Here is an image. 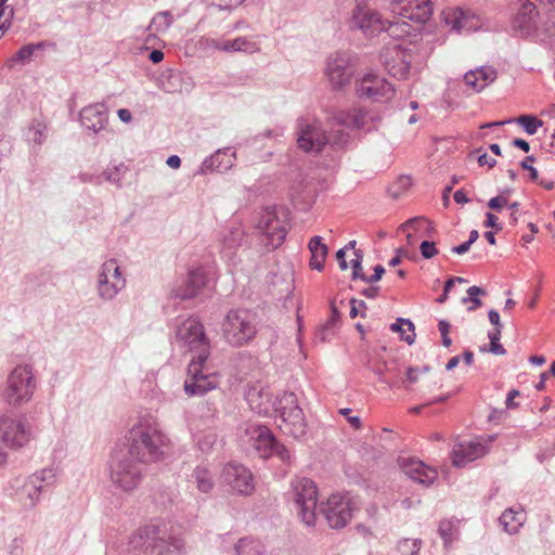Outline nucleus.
<instances>
[{"instance_id": "nucleus-1", "label": "nucleus", "mask_w": 555, "mask_h": 555, "mask_svg": "<svg viewBox=\"0 0 555 555\" xmlns=\"http://www.w3.org/2000/svg\"><path fill=\"white\" fill-rule=\"evenodd\" d=\"M172 344L179 349L194 353L188 365L184 391L189 396H204L217 387L214 377L205 374L204 365L210 354V339L204 324L196 317L178 320Z\"/></svg>"}, {"instance_id": "nucleus-2", "label": "nucleus", "mask_w": 555, "mask_h": 555, "mask_svg": "<svg viewBox=\"0 0 555 555\" xmlns=\"http://www.w3.org/2000/svg\"><path fill=\"white\" fill-rule=\"evenodd\" d=\"M183 550V539L164 519L151 520L128 539V551L133 555H181Z\"/></svg>"}, {"instance_id": "nucleus-3", "label": "nucleus", "mask_w": 555, "mask_h": 555, "mask_svg": "<svg viewBox=\"0 0 555 555\" xmlns=\"http://www.w3.org/2000/svg\"><path fill=\"white\" fill-rule=\"evenodd\" d=\"M128 442V454L140 463L150 464L163 459L169 439L154 418L141 417L129 430Z\"/></svg>"}, {"instance_id": "nucleus-4", "label": "nucleus", "mask_w": 555, "mask_h": 555, "mask_svg": "<svg viewBox=\"0 0 555 555\" xmlns=\"http://www.w3.org/2000/svg\"><path fill=\"white\" fill-rule=\"evenodd\" d=\"M297 143L307 153H324L333 156L343 151L350 142V134L344 129H334L328 134L315 119L300 117L297 119Z\"/></svg>"}, {"instance_id": "nucleus-5", "label": "nucleus", "mask_w": 555, "mask_h": 555, "mask_svg": "<svg viewBox=\"0 0 555 555\" xmlns=\"http://www.w3.org/2000/svg\"><path fill=\"white\" fill-rule=\"evenodd\" d=\"M512 28L519 37L555 44V22L548 14L542 16L532 0H518Z\"/></svg>"}, {"instance_id": "nucleus-6", "label": "nucleus", "mask_w": 555, "mask_h": 555, "mask_svg": "<svg viewBox=\"0 0 555 555\" xmlns=\"http://www.w3.org/2000/svg\"><path fill=\"white\" fill-rule=\"evenodd\" d=\"M221 330L229 345L242 347L256 336V314L247 309H232L224 317Z\"/></svg>"}, {"instance_id": "nucleus-7", "label": "nucleus", "mask_w": 555, "mask_h": 555, "mask_svg": "<svg viewBox=\"0 0 555 555\" xmlns=\"http://www.w3.org/2000/svg\"><path fill=\"white\" fill-rule=\"evenodd\" d=\"M278 426L289 437L300 439L307 434V422L294 392L285 391L276 398Z\"/></svg>"}, {"instance_id": "nucleus-8", "label": "nucleus", "mask_w": 555, "mask_h": 555, "mask_svg": "<svg viewBox=\"0 0 555 555\" xmlns=\"http://www.w3.org/2000/svg\"><path fill=\"white\" fill-rule=\"evenodd\" d=\"M56 483V469L48 467L24 478L16 479V500L26 508H34L40 501L43 492Z\"/></svg>"}, {"instance_id": "nucleus-9", "label": "nucleus", "mask_w": 555, "mask_h": 555, "mask_svg": "<svg viewBox=\"0 0 555 555\" xmlns=\"http://www.w3.org/2000/svg\"><path fill=\"white\" fill-rule=\"evenodd\" d=\"M36 388L37 382L33 366L20 364L8 376L3 398L10 405L20 406L30 401Z\"/></svg>"}, {"instance_id": "nucleus-10", "label": "nucleus", "mask_w": 555, "mask_h": 555, "mask_svg": "<svg viewBox=\"0 0 555 555\" xmlns=\"http://www.w3.org/2000/svg\"><path fill=\"white\" fill-rule=\"evenodd\" d=\"M143 465L132 457L130 454H125L121 457H116L112 461L109 466V478L115 488L130 492L139 487L142 482L145 470Z\"/></svg>"}, {"instance_id": "nucleus-11", "label": "nucleus", "mask_w": 555, "mask_h": 555, "mask_svg": "<svg viewBox=\"0 0 555 555\" xmlns=\"http://www.w3.org/2000/svg\"><path fill=\"white\" fill-rule=\"evenodd\" d=\"M127 285L125 271L115 258L104 261L96 273V295L103 302L113 301Z\"/></svg>"}, {"instance_id": "nucleus-12", "label": "nucleus", "mask_w": 555, "mask_h": 555, "mask_svg": "<svg viewBox=\"0 0 555 555\" xmlns=\"http://www.w3.org/2000/svg\"><path fill=\"white\" fill-rule=\"evenodd\" d=\"M347 26L351 31L358 30L365 37H375L383 33L385 20L370 4V0H353V8L347 18Z\"/></svg>"}, {"instance_id": "nucleus-13", "label": "nucleus", "mask_w": 555, "mask_h": 555, "mask_svg": "<svg viewBox=\"0 0 555 555\" xmlns=\"http://www.w3.org/2000/svg\"><path fill=\"white\" fill-rule=\"evenodd\" d=\"M256 230L262 236V243L270 249L280 247L285 241L288 223L284 214L272 207L259 212Z\"/></svg>"}, {"instance_id": "nucleus-14", "label": "nucleus", "mask_w": 555, "mask_h": 555, "mask_svg": "<svg viewBox=\"0 0 555 555\" xmlns=\"http://www.w3.org/2000/svg\"><path fill=\"white\" fill-rule=\"evenodd\" d=\"M293 493L301 521L307 526H314L318 504L315 483L309 478H299L293 482Z\"/></svg>"}, {"instance_id": "nucleus-15", "label": "nucleus", "mask_w": 555, "mask_h": 555, "mask_svg": "<svg viewBox=\"0 0 555 555\" xmlns=\"http://www.w3.org/2000/svg\"><path fill=\"white\" fill-rule=\"evenodd\" d=\"M354 92L360 99L386 103L395 96L396 89L386 78L370 72L356 79Z\"/></svg>"}, {"instance_id": "nucleus-16", "label": "nucleus", "mask_w": 555, "mask_h": 555, "mask_svg": "<svg viewBox=\"0 0 555 555\" xmlns=\"http://www.w3.org/2000/svg\"><path fill=\"white\" fill-rule=\"evenodd\" d=\"M33 426L25 416L0 417V441L8 448L18 450L33 439Z\"/></svg>"}, {"instance_id": "nucleus-17", "label": "nucleus", "mask_w": 555, "mask_h": 555, "mask_svg": "<svg viewBox=\"0 0 555 555\" xmlns=\"http://www.w3.org/2000/svg\"><path fill=\"white\" fill-rule=\"evenodd\" d=\"M354 70L356 67L349 52L336 51L327 57L325 75L336 90H340L351 82Z\"/></svg>"}, {"instance_id": "nucleus-18", "label": "nucleus", "mask_w": 555, "mask_h": 555, "mask_svg": "<svg viewBox=\"0 0 555 555\" xmlns=\"http://www.w3.org/2000/svg\"><path fill=\"white\" fill-rule=\"evenodd\" d=\"M211 279L212 271L208 267L199 266L191 269L181 283L172 288L171 294L176 298L192 299L196 297L203 288L208 286Z\"/></svg>"}, {"instance_id": "nucleus-19", "label": "nucleus", "mask_w": 555, "mask_h": 555, "mask_svg": "<svg viewBox=\"0 0 555 555\" xmlns=\"http://www.w3.org/2000/svg\"><path fill=\"white\" fill-rule=\"evenodd\" d=\"M320 511L325 516L331 528L340 529L345 527L352 517L350 498L347 494H332Z\"/></svg>"}, {"instance_id": "nucleus-20", "label": "nucleus", "mask_w": 555, "mask_h": 555, "mask_svg": "<svg viewBox=\"0 0 555 555\" xmlns=\"http://www.w3.org/2000/svg\"><path fill=\"white\" fill-rule=\"evenodd\" d=\"M389 10L393 15L424 24L433 14L430 0H392Z\"/></svg>"}, {"instance_id": "nucleus-21", "label": "nucleus", "mask_w": 555, "mask_h": 555, "mask_svg": "<svg viewBox=\"0 0 555 555\" xmlns=\"http://www.w3.org/2000/svg\"><path fill=\"white\" fill-rule=\"evenodd\" d=\"M222 481L235 493L249 495L255 489L250 470L242 464L228 463L221 474Z\"/></svg>"}, {"instance_id": "nucleus-22", "label": "nucleus", "mask_w": 555, "mask_h": 555, "mask_svg": "<svg viewBox=\"0 0 555 555\" xmlns=\"http://www.w3.org/2000/svg\"><path fill=\"white\" fill-rule=\"evenodd\" d=\"M333 127H346L350 130L370 131L372 117L365 108L354 106L335 112L330 118Z\"/></svg>"}, {"instance_id": "nucleus-23", "label": "nucleus", "mask_w": 555, "mask_h": 555, "mask_svg": "<svg viewBox=\"0 0 555 555\" xmlns=\"http://www.w3.org/2000/svg\"><path fill=\"white\" fill-rule=\"evenodd\" d=\"M236 159V152L232 147L218 149L215 153L204 158L195 175L224 173L235 166Z\"/></svg>"}, {"instance_id": "nucleus-24", "label": "nucleus", "mask_w": 555, "mask_h": 555, "mask_svg": "<svg viewBox=\"0 0 555 555\" xmlns=\"http://www.w3.org/2000/svg\"><path fill=\"white\" fill-rule=\"evenodd\" d=\"M79 121L83 128L95 134L108 133V108L104 103L85 106L79 113Z\"/></svg>"}, {"instance_id": "nucleus-25", "label": "nucleus", "mask_w": 555, "mask_h": 555, "mask_svg": "<svg viewBox=\"0 0 555 555\" xmlns=\"http://www.w3.org/2000/svg\"><path fill=\"white\" fill-rule=\"evenodd\" d=\"M442 16L446 25L457 34H469L481 27L479 18L474 13L461 8H448L443 10Z\"/></svg>"}, {"instance_id": "nucleus-26", "label": "nucleus", "mask_w": 555, "mask_h": 555, "mask_svg": "<svg viewBox=\"0 0 555 555\" xmlns=\"http://www.w3.org/2000/svg\"><path fill=\"white\" fill-rule=\"evenodd\" d=\"M488 441L483 439L462 441L452 450V463L456 467H464L468 463L482 457L488 452Z\"/></svg>"}, {"instance_id": "nucleus-27", "label": "nucleus", "mask_w": 555, "mask_h": 555, "mask_svg": "<svg viewBox=\"0 0 555 555\" xmlns=\"http://www.w3.org/2000/svg\"><path fill=\"white\" fill-rule=\"evenodd\" d=\"M245 398L249 408L259 415L267 416L272 411L276 412V399L273 400V396L267 386L260 384L248 386Z\"/></svg>"}, {"instance_id": "nucleus-28", "label": "nucleus", "mask_w": 555, "mask_h": 555, "mask_svg": "<svg viewBox=\"0 0 555 555\" xmlns=\"http://www.w3.org/2000/svg\"><path fill=\"white\" fill-rule=\"evenodd\" d=\"M382 63L385 70L392 77L405 79L411 67V55H406L400 46L386 50L382 55Z\"/></svg>"}, {"instance_id": "nucleus-29", "label": "nucleus", "mask_w": 555, "mask_h": 555, "mask_svg": "<svg viewBox=\"0 0 555 555\" xmlns=\"http://www.w3.org/2000/svg\"><path fill=\"white\" fill-rule=\"evenodd\" d=\"M402 472L413 481L423 485H431L438 477L435 468L426 465L420 460L401 456L398 460Z\"/></svg>"}, {"instance_id": "nucleus-30", "label": "nucleus", "mask_w": 555, "mask_h": 555, "mask_svg": "<svg viewBox=\"0 0 555 555\" xmlns=\"http://www.w3.org/2000/svg\"><path fill=\"white\" fill-rule=\"evenodd\" d=\"M247 433L254 440V448L258 451L261 457H269L273 455V450L278 441L266 426L251 425L247 429Z\"/></svg>"}, {"instance_id": "nucleus-31", "label": "nucleus", "mask_w": 555, "mask_h": 555, "mask_svg": "<svg viewBox=\"0 0 555 555\" xmlns=\"http://www.w3.org/2000/svg\"><path fill=\"white\" fill-rule=\"evenodd\" d=\"M527 520L525 509L520 505L506 508L499 517V524L508 534H516Z\"/></svg>"}, {"instance_id": "nucleus-32", "label": "nucleus", "mask_w": 555, "mask_h": 555, "mask_svg": "<svg viewBox=\"0 0 555 555\" xmlns=\"http://www.w3.org/2000/svg\"><path fill=\"white\" fill-rule=\"evenodd\" d=\"M496 78V70L492 66H481L467 72L464 82L475 92H480Z\"/></svg>"}, {"instance_id": "nucleus-33", "label": "nucleus", "mask_w": 555, "mask_h": 555, "mask_svg": "<svg viewBox=\"0 0 555 555\" xmlns=\"http://www.w3.org/2000/svg\"><path fill=\"white\" fill-rule=\"evenodd\" d=\"M244 240L245 231L240 224L229 228L221 238V253L227 257H231L234 249L241 246Z\"/></svg>"}, {"instance_id": "nucleus-34", "label": "nucleus", "mask_w": 555, "mask_h": 555, "mask_svg": "<svg viewBox=\"0 0 555 555\" xmlns=\"http://www.w3.org/2000/svg\"><path fill=\"white\" fill-rule=\"evenodd\" d=\"M259 50L260 48L258 42L247 36L224 40V43L221 47V51L227 53L243 52L246 54H254L259 52Z\"/></svg>"}, {"instance_id": "nucleus-35", "label": "nucleus", "mask_w": 555, "mask_h": 555, "mask_svg": "<svg viewBox=\"0 0 555 555\" xmlns=\"http://www.w3.org/2000/svg\"><path fill=\"white\" fill-rule=\"evenodd\" d=\"M308 248L311 253V269L322 271L328 253L327 245L322 242L321 236L315 235L309 241Z\"/></svg>"}, {"instance_id": "nucleus-36", "label": "nucleus", "mask_w": 555, "mask_h": 555, "mask_svg": "<svg viewBox=\"0 0 555 555\" xmlns=\"http://www.w3.org/2000/svg\"><path fill=\"white\" fill-rule=\"evenodd\" d=\"M190 481L203 493H208L215 486L212 473L206 466L202 465L194 468Z\"/></svg>"}, {"instance_id": "nucleus-37", "label": "nucleus", "mask_w": 555, "mask_h": 555, "mask_svg": "<svg viewBox=\"0 0 555 555\" xmlns=\"http://www.w3.org/2000/svg\"><path fill=\"white\" fill-rule=\"evenodd\" d=\"M43 48V42L38 43H29L22 47L14 55H12L8 61V67L12 68L16 64L25 65L31 61L33 55L37 50Z\"/></svg>"}, {"instance_id": "nucleus-38", "label": "nucleus", "mask_w": 555, "mask_h": 555, "mask_svg": "<svg viewBox=\"0 0 555 555\" xmlns=\"http://www.w3.org/2000/svg\"><path fill=\"white\" fill-rule=\"evenodd\" d=\"M25 134L29 143L40 146L48 135L47 124L41 119H33Z\"/></svg>"}, {"instance_id": "nucleus-39", "label": "nucleus", "mask_w": 555, "mask_h": 555, "mask_svg": "<svg viewBox=\"0 0 555 555\" xmlns=\"http://www.w3.org/2000/svg\"><path fill=\"white\" fill-rule=\"evenodd\" d=\"M235 555H263L264 546L256 539L242 538L234 546Z\"/></svg>"}, {"instance_id": "nucleus-40", "label": "nucleus", "mask_w": 555, "mask_h": 555, "mask_svg": "<svg viewBox=\"0 0 555 555\" xmlns=\"http://www.w3.org/2000/svg\"><path fill=\"white\" fill-rule=\"evenodd\" d=\"M438 533L443 541L444 548H450L457 539V521L453 519H443L439 522Z\"/></svg>"}, {"instance_id": "nucleus-41", "label": "nucleus", "mask_w": 555, "mask_h": 555, "mask_svg": "<svg viewBox=\"0 0 555 555\" xmlns=\"http://www.w3.org/2000/svg\"><path fill=\"white\" fill-rule=\"evenodd\" d=\"M390 330L400 333L401 339L409 345L415 341L414 324L409 319L398 318L397 321L390 325Z\"/></svg>"}, {"instance_id": "nucleus-42", "label": "nucleus", "mask_w": 555, "mask_h": 555, "mask_svg": "<svg viewBox=\"0 0 555 555\" xmlns=\"http://www.w3.org/2000/svg\"><path fill=\"white\" fill-rule=\"evenodd\" d=\"M193 438L203 452L209 451L217 442V434L214 429H207L205 431L198 428L192 427Z\"/></svg>"}, {"instance_id": "nucleus-43", "label": "nucleus", "mask_w": 555, "mask_h": 555, "mask_svg": "<svg viewBox=\"0 0 555 555\" xmlns=\"http://www.w3.org/2000/svg\"><path fill=\"white\" fill-rule=\"evenodd\" d=\"M173 21H175V18H173V15L171 14V12H169V11L158 12L153 16V18L149 25V29L152 31H155L157 34H164L171 27V25L173 24Z\"/></svg>"}, {"instance_id": "nucleus-44", "label": "nucleus", "mask_w": 555, "mask_h": 555, "mask_svg": "<svg viewBox=\"0 0 555 555\" xmlns=\"http://www.w3.org/2000/svg\"><path fill=\"white\" fill-rule=\"evenodd\" d=\"M383 31L388 33L390 37L402 38L411 34V26L406 22L385 20Z\"/></svg>"}, {"instance_id": "nucleus-45", "label": "nucleus", "mask_w": 555, "mask_h": 555, "mask_svg": "<svg viewBox=\"0 0 555 555\" xmlns=\"http://www.w3.org/2000/svg\"><path fill=\"white\" fill-rule=\"evenodd\" d=\"M527 134L533 135L538 132L539 128L543 126V121L533 115H520L514 119Z\"/></svg>"}, {"instance_id": "nucleus-46", "label": "nucleus", "mask_w": 555, "mask_h": 555, "mask_svg": "<svg viewBox=\"0 0 555 555\" xmlns=\"http://www.w3.org/2000/svg\"><path fill=\"white\" fill-rule=\"evenodd\" d=\"M127 172V167L120 163L118 165L108 166L102 173L104 179L117 186H121V180Z\"/></svg>"}, {"instance_id": "nucleus-47", "label": "nucleus", "mask_w": 555, "mask_h": 555, "mask_svg": "<svg viewBox=\"0 0 555 555\" xmlns=\"http://www.w3.org/2000/svg\"><path fill=\"white\" fill-rule=\"evenodd\" d=\"M466 293H467V296L462 298V304H470L467 307V310L475 311L482 305V302L478 298V296L485 295L486 291L479 286L474 285V286L468 287Z\"/></svg>"}, {"instance_id": "nucleus-48", "label": "nucleus", "mask_w": 555, "mask_h": 555, "mask_svg": "<svg viewBox=\"0 0 555 555\" xmlns=\"http://www.w3.org/2000/svg\"><path fill=\"white\" fill-rule=\"evenodd\" d=\"M354 258L350 261L351 268H352V280H361L363 281L364 273H363V251L361 249H354L353 251Z\"/></svg>"}, {"instance_id": "nucleus-49", "label": "nucleus", "mask_w": 555, "mask_h": 555, "mask_svg": "<svg viewBox=\"0 0 555 555\" xmlns=\"http://www.w3.org/2000/svg\"><path fill=\"white\" fill-rule=\"evenodd\" d=\"M421 540L404 539L399 542L398 548L402 555H418L421 550Z\"/></svg>"}, {"instance_id": "nucleus-50", "label": "nucleus", "mask_w": 555, "mask_h": 555, "mask_svg": "<svg viewBox=\"0 0 555 555\" xmlns=\"http://www.w3.org/2000/svg\"><path fill=\"white\" fill-rule=\"evenodd\" d=\"M224 40H218L209 36H202L197 40V46L205 51H221Z\"/></svg>"}, {"instance_id": "nucleus-51", "label": "nucleus", "mask_w": 555, "mask_h": 555, "mask_svg": "<svg viewBox=\"0 0 555 555\" xmlns=\"http://www.w3.org/2000/svg\"><path fill=\"white\" fill-rule=\"evenodd\" d=\"M245 0H221L220 3H210L207 5V10L210 13L216 11H232L233 9L241 5Z\"/></svg>"}, {"instance_id": "nucleus-52", "label": "nucleus", "mask_w": 555, "mask_h": 555, "mask_svg": "<svg viewBox=\"0 0 555 555\" xmlns=\"http://www.w3.org/2000/svg\"><path fill=\"white\" fill-rule=\"evenodd\" d=\"M273 455H276L285 464H291L293 460L291 451L284 444L279 442H276L274 447Z\"/></svg>"}, {"instance_id": "nucleus-53", "label": "nucleus", "mask_w": 555, "mask_h": 555, "mask_svg": "<svg viewBox=\"0 0 555 555\" xmlns=\"http://www.w3.org/2000/svg\"><path fill=\"white\" fill-rule=\"evenodd\" d=\"M421 255L425 259H431L438 254L436 244L431 241H423L420 246Z\"/></svg>"}, {"instance_id": "nucleus-54", "label": "nucleus", "mask_w": 555, "mask_h": 555, "mask_svg": "<svg viewBox=\"0 0 555 555\" xmlns=\"http://www.w3.org/2000/svg\"><path fill=\"white\" fill-rule=\"evenodd\" d=\"M534 162H535V157L534 156H532V155L527 156L524 160L520 162V167L522 169L529 171L530 179L532 181H538V178H539L538 170L531 165Z\"/></svg>"}, {"instance_id": "nucleus-55", "label": "nucleus", "mask_w": 555, "mask_h": 555, "mask_svg": "<svg viewBox=\"0 0 555 555\" xmlns=\"http://www.w3.org/2000/svg\"><path fill=\"white\" fill-rule=\"evenodd\" d=\"M438 328H439V332L441 334L442 345L444 347H450L451 344H452V340L449 337V330H450L449 322L446 321V320H440L439 323H438Z\"/></svg>"}, {"instance_id": "nucleus-56", "label": "nucleus", "mask_w": 555, "mask_h": 555, "mask_svg": "<svg viewBox=\"0 0 555 555\" xmlns=\"http://www.w3.org/2000/svg\"><path fill=\"white\" fill-rule=\"evenodd\" d=\"M23 540L21 538H14L7 547L10 555H23Z\"/></svg>"}, {"instance_id": "nucleus-57", "label": "nucleus", "mask_w": 555, "mask_h": 555, "mask_svg": "<svg viewBox=\"0 0 555 555\" xmlns=\"http://www.w3.org/2000/svg\"><path fill=\"white\" fill-rule=\"evenodd\" d=\"M508 204V201L504 199L503 196L496 195L495 197H492L487 205L490 209L500 211L503 207H507Z\"/></svg>"}, {"instance_id": "nucleus-58", "label": "nucleus", "mask_w": 555, "mask_h": 555, "mask_svg": "<svg viewBox=\"0 0 555 555\" xmlns=\"http://www.w3.org/2000/svg\"><path fill=\"white\" fill-rule=\"evenodd\" d=\"M428 371V366L420 367H409L406 371V379L411 384H414L418 380L420 373H424Z\"/></svg>"}, {"instance_id": "nucleus-59", "label": "nucleus", "mask_w": 555, "mask_h": 555, "mask_svg": "<svg viewBox=\"0 0 555 555\" xmlns=\"http://www.w3.org/2000/svg\"><path fill=\"white\" fill-rule=\"evenodd\" d=\"M384 273H385V268L382 264H376L374 267V274L371 276L364 275L363 282H365V283L378 282L382 279Z\"/></svg>"}, {"instance_id": "nucleus-60", "label": "nucleus", "mask_w": 555, "mask_h": 555, "mask_svg": "<svg viewBox=\"0 0 555 555\" xmlns=\"http://www.w3.org/2000/svg\"><path fill=\"white\" fill-rule=\"evenodd\" d=\"M480 351H489L495 356H503L506 353L505 348L500 344V341L490 343L489 348L485 346L480 348Z\"/></svg>"}, {"instance_id": "nucleus-61", "label": "nucleus", "mask_w": 555, "mask_h": 555, "mask_svg": "<svg viewBox=\"0 0 555 555\" xmlns=\"http://www.w3.org/2000/svg\"><path fill=\"white\" fill-rule=\"evenodd\" d=\"M339 413L344 416L347 417L348 422L350 423V425L354 428H360L361 427V420L359 416H351L349 415L351 413V409L349 408H344V409H340L339 410Z\"/></svg>"}, {"instance_id": "nucleus-62", "label": "nucleus", "mask_w": 555, "mask_h": 555, "mask_svg": "<svg viewBox=\"0 0 555 555\" xmlns=\"http://www.w3.org/2000/svg\"><path fill=\"white\" fill-rule=\"evenodd\" d=\"M485 225L487 228H492L495 231H501L502 230V225H501V223H499L498 217L494 214H492V212H487L486 214Z\"/></svg>"}, {"instance_id": "nucleus-63", "label": "nucleus", "mask_w": 555, "mask_h": 555, "mask_svg": "<svg viewBox=\"0 0 555 555\" xmlns=\"http://www.w3.org/2000/svg\"><path fill=\"white\" fill-rule=\"evenodd\" d=\"M477 162L480 167L487 166L489 169L493 168L496 165V160L488 156L487 153L480 154L477 158Z\"/></svg>"}, {"instance_id": "nucleus-64", "label": "nucleus", "mask_w": 555, "mask_h": 555, "mask_svg": "<svg viewBox=\"0 0 555 555\" xmlns=\"http://www.w3.org/2000/svg\"><path fill=\"white\" fill-rule=\"evenodd\" d=\"M520 204L518 202L509 203L507 208L511 210L509 214V222L512 225H515L518 221V210H519Z\"/></svg>"}]
</instances>
